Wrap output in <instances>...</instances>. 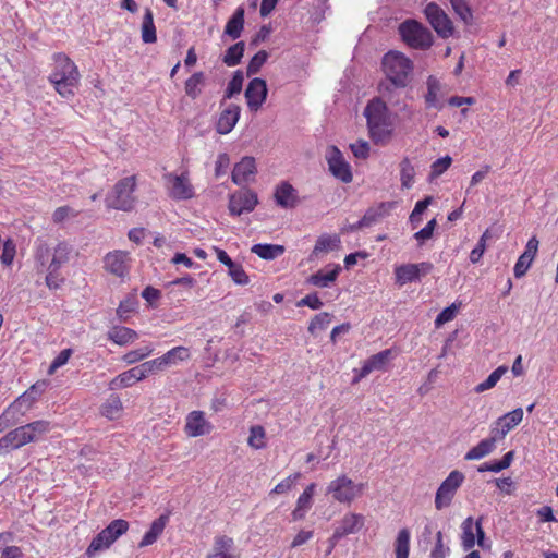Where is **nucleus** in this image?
<instances>
[{
  "label": "nucleus",
  "mask_w": 558,
  "mask_h": 558,
  "mask_svg": "<svg viewBox=\"0 0 558 558\" xmlns=\"http://www.w3.org/2000/svg\"><path fill=\"white\" fill-rule=\"evenodd\" d=\"M244 7L239 5L225 26V35L229 36L233 40L240 38L244 29Z\"/></svg>",
  "instance_id": "c756f323"
},
{
  "label": "nucleus",
  "mask_w": 558,
  "mask_h": 558,
  "mask_svg": "<svg viewBox=\"0 0 558 558\" xmlns=\"http://www.w3.org/2000/svg\"><path fill=\"white\" fill-rule=\"evenodd\" d=\"M452 163L450 156H445L435 160L430 166V178L435 179L446 172Z\"/></svg>",
  "instance_id": "680f3d73"
},
{
  "label": "nucleus",
  "mask_w": 558,
  "mask_h": 558,
  "mask_svg": "<svg viewBox=\"0 0 558 558\" xmlns=\"http://www.w3.org/2000/svg\"><path fill=\"white\" fill-rule=\"evenodd\" d=\"M107 534L106 529H104L92 539L86 549V555L88 557H93L96 553L109 548L110 545L113 544Z\"/></svg>",
  "instance_id": "c03bdc74"
},
{
  "label": "nucleus",
  "mask_w": 558,
  "mask_h": 558,
  "mask_svg": "<svg viewBox=\"0 0 558 558\" xmlns=\"http://www.w3.org/2000/svg\"><path fill=\"white\" fill-rule=\"evenodd\" d=\"M274 198L276 204L284 209L295 208L301 202L296 189L288 181H282L276 186Z\"/></svg>",
  "instance_id": "4be33fe9"
},
{
  "label": "nucleus",
  "mask_w": 558,
  "mask_h": 558,
  "mask_svg": "<svg viewBox=\"0 0 558 558\" xmlns=\"http://www.w3.org/2000/svg\"><path fill=\"white\" fill-rule=\"evenodd\" d=\"M371 140L376 145L387 144L393 132L388 107L380 98L372 99L364 109Z\"/></svg>",
  "instance_id": "f03ea898"
},
{
  "label": "nucleus",
  "mask_w": 558,
  "mask_h": 558,
  "mask_svg": "<svg viewBox=\"0 0 558 558\" xmlns=\"http://www.w3.org/2000/svg\"><path fill=\"white\" fill-rule=\"evenodd\" d=\"M2 253L0 255L1 263L4 266H10L15 257V244L11 240H7L2 244Z\"/></svg>",
  "instance_id": "774afa93"
},
{
  "label": "nucleus",
  "mask_w": 558,
  "mask_h": 558,
  "mask_svg": "<svg viewBox=\"0 0 558 558\" xmlns=\"http://www.w3.org/2000/svg\"><path fill=\"white\" fill-rule=\"evenodd\" d=\"M365 524V517L361 513L347 512L333 530V538L341 539L350 534L360 532Z\"/></svg>",
  "instance_id": "a211bd4d"
},
{
  "label": "nucleus",
  "mask_w": 558,
  "mask_h": 558,
  "mask_svg": "<svg viewBox=\"0 0 558 558\" xmlns=\"http://www.w3.org/2000/svg\"><path fill=\"white\" fill-rule=\"evenodd\" d=\"M456 15L465 24H473V11L466 0H449Z\"/></svg>",
  "instance_id": "79ce46f5"
},
{
  "label": "nucleus",
  "mask_w": 558,
  "mask_h": 558,
  "mask_svg": "<svg viewBox=\"0 0 558 558\" xmlns=\"http://www.w3.org/2000/svg\"><path fill=\"white\" fill-rule=\"evenodd\" d=\"M255 173V159L253 157L245 156L238 163H235L231 178L235 184L241 185L253 179Z\"/></svg>",
  "instance_id": "393cba45"
},
{
  "label": "nucleus",
  "mask_w": 558,
  "mask_h": 558,
  "mask_svg": "<svg viewBox=\"0 0 558 558\" xmlns=\"http://www.w3.org/2000/svg\"><path fill=\"white\" fill-rule=\"evenodd\" d=\"M301 476L302 475L300 472H295V473L287 476L284 480H282L280 483H278L272 488L270 494L282 495V494L288 493L295 485V483L301 478Z\"/></svg>",
  "instance_id": "13d9d810"
},
{
  "label": "nucleus",
  "mask_w": 558,
  "mask_h": 558,
  "mask_svg": "<svg viewBox=\"0 0 558 558\" xmlns=\"http://www.w3.org/2000/svg\"><path fill=\"white\" fill-rule=\"evenodd\" d=\"M72 354H73L72 349H70V348L63 349L51 362V364L48 368V372H47L48 375H53L58 368L65 365L68 363V361L70 360V357L72 356Z\"/></svg>",
  "instance_id": "69168bd1"
},
{
  "label": "nucleus",
  "mask_w": 558,
  "mask_h": 558,
  "mask_svg": "<svg viewBox=\"0 0 558 558\" xmlns=\"http://www.w3.org/2000/svg\"><path fill=\"white\" fill-rule=\"evenodd\" d=\"M327 162L332 175L343 183H350L353 179L350 165L343 158L342 153L336 146H330L327 151Z\"/></svg>",
  "instance_id": "2eb2a0df"
},
{
  "label": "nucleus",
  "mask_w": 558,
  "mask_h": 558,
  "mask_svg": "<svg viewBox=\"0 0 558 558\" xmlns=\"http://www.w3.org/2000/svg\"><path fill=\"white\" fill-rule=\"evenodd\" d=\"M434 266L429 262H422L417 264H402L395 268L396 283L400 287L414 282L421 279V277L430 274Z\"/></svg>",
  "instance_id": "ddd939ff"
},
{
  "label": "nucleus",
  "mask_w": 558,
  "mask_h": 558,
  "mask_svg": "<svg viewBox=\"0 0 558 558\" xmlns=\"http://www.w3.org/2000/svg\"><path fill=\"white\" fill-rule=\"evenodd\" d=\"M464 474L458 470L451 471L440 484L435 496V508L441 510L451 505L457 490L464 482Z\"/></svg>",
  "instance_id": "9b49d317"
},
{
  "label": "nucleus",
  "mask_w": 558,
  "mask_h": 558,
  "mask_svg": "<svg viewBox=\"0 0 558 558\" xmlns=\"http://www.w3.org/2000/svg\"><path fill=\"white\" fill-rule=\"evenodd\" d=\"M415 169L408 157L400 162V181L402 189H411L414 184Z\"/></svg>",
  "instance_id": "a18cd8bd"
},
{
  "label": "nucleus",
  "mask_w": 558,
  "mask_h": 558,
  "mask_svg": "<svg viewBox=\"0 0 558 558\" xmlns=\"http://www.w3.org/2000/svg\"><path fill=\"white\" fill-rule=\"evenodd\" d=\"M459 306L456 303H452L451 305L444 308L436 317L435 319V326L437 328L441 327L446 323H449L454 319L457 316Z\"/></svg>",
  "instance_id": "e2e57ef3"
},
{
  "label": "nucleus",
  "mask_w": 558,
  "mask_h": 558,
  "mask_svg": "<svg viewBox=\"0 0 558 558\" xmlns=\"http://www.w3.org/2000/svg\"><path fill=\"white\" fill-rule=\"evenodd\" d=\"M267 92L266 81L263 78L255 77L248 83L245 98L251 111L256 112L263 106L267 98Z\"/></svg>",
  "instance_id": "aec40b11"
},
{
  "label": "nucleus",
  "mask_w": 558,
  "mask_h": 558,
  "mask_svg": "<svg viewBox=\"0 0 558 558\" xmlns=\"http://www.w3.org/2000/svg\"><path fill=\"white\" fill-rule=\"evenodd\" d=\"M122 411V402L119 397L109 398L101 407V414L109 420L118 418Z\"/></svg>",
  "instance_id": "603ef678"
},
{
  "label": "nucleus",
  "mask_w": 558,
  "mask_h": 558,
  "mask_svg": "<svg viewBox=\"0 0 558 558\" xmlns=\"http://www.w3.org/2000/svg\"><path fill=\"white\" fill-rule=\"evenodd\" d=\"M316 486L317 485L315 483L308 484L304 488L303 493L299 496L295 508L291 512L293 521L303 520L306 513L311 510L313 506V497L316 490Z\"/></svg>",
  "instance_id": "a878e982"
},
{
  "label": "nucleus",
  "mask_w": 558,
  "mask_h": 558,
  "mask_svg": "<svg viewBox=\"0 0 558 558\" xmlns=\"http://www.w3.org/2000/svg\"><path fill=\"white\" fill-rule=\"evenodd\" d=\"M340 238L337 234H323L316 240L315 246L311 254V259L323 253H328L338 248Z\"/></svg>",
  "instance_id": "f704fd0d"
},
{
  "label": "nucleus",
  "mask_w": 558,
  "mask_h": 558,
  "mask_svg": "<svg viewBox=\"0 0 558 558\" xmlns=\"http://www.w3.org/2000/svg\"><path fill=\"white\" fill-rule=\"evenodd\" d=\"M207 558H236L233 539L226 535L216 536L213 550L207 555Z\"/></svg>",
  "instance_id": "c85d7f7f"
},
{
  "label": "nucleus",
  "mask_w": 558,
  "mask_h": 558,
  "mask_svg": "<svg viewBox=\"0 0 558 558\" xmlns=\"http://www.w3.org/2000/svg\"><path fill=\"white\" fill-rule=\"evenodd\" d=\"M492 238L489 230H485L481 235L476 246L470 253V260L472 264H476L483 257L486 251V243Z\"/></svg>",
  "instance_id": "4d7b16f0"
},
{
  "label": "nucleus",
  "mask_w": 558,
  "mask_h": 558,
  "mask_svg": "<svg viewBox=\"0 0 558 558\" xmlns=\"http://www.w3.org/2000/svg\"><path fill=\"white\" fill-rule=\"evenodd\" d=\"M144 379V373H142L140 366H135L116 376L110 381L109 387L112 390L128 388Z\"/></svg>",
  "instance_id": "cd10ccee"
},
{
  "label": "nucleus",
  "mask_w": 558,
  "mask_h": 558,
  "mask_svg": "<svg viewBox=\"0 0 558 558\" xmlns=\"http://www.w3.org/2000/svg\"><path fill=\"white\" fill-rule=\"evenodd\" d=\"M243 74L241 71H236L230 82L228 83L227 89L225 92V99L231 98L236 94H240L243 86Z\"/></svg>",
  "instance_id": "052dcab7"
},
{
  "label": "nucleus",
  "mask_w": 558,
  "mask_h": 558,
  "mask_svg": "<svg viewBox=\"0 0 558 558\" xmlns=\"http://www.w3.org/2000/svg\"><path fill=\"white\" fill-rule=\"evenodd\" d=\"M440 92L439 81L429 76L427 78V93L425 95V102L427 108H437L438 107V93Z\"/></svg>",
  "instance_id": "8fccbe9b"
},
{
  "label": "nucleus",
  "mask_w": 558,
  "mask_h": 558,
  "mask_svg": "<svg viewBox=\"0 0 558 558\" xmlns=\"http://www.w3.org/2000/svg\"><path fill=\"white\" fill-rule=\"evenodd\" d=\"M131 262L129 252L117 250L106 254L104 257V268L116 277L124 278L129 275Z\"/></svg>",
  "instance_id": "4468645a"
},
{
  "label": "nucleus",
  "mask_w": 558,
  "mask_h": 558,
  "mask_svg": "<svg viewBox=\"0 0 558 558\" xmlns=\"http://www.w3.org/2000/svg\"><path fill=\"white\" fill-rule=\"evenodd\" d=\"M51 430V423L46 420H38L19 426L0 438V454L19 449L27 444L38 441L44 435Z\"/></svg>",
  "instance_id": "7ed1b4c3"
},
{
  "label": "nucleus",
  "mask_w": 558,
  "mask_h": 558,
  "mask_svg": "<svg viewBox=\"0 0 558 558\" xmlns=\"http://www.w3.org/2000/svg\"><path fill=\"white\" fill-rule=\"evenodd\" d=\"M258 203L256 193L247 190L234 193L229 199V210L234 216H240L243 213H251L255 209Z\"/></svg>",
  "instance_id": "6ab92c4d"
},
{
  "label": "nucleus",
  "mask_w": 558,
  "mask_h": 558,
  "mask_svg": "<svg viewBox=\"0 0 558 558\" xmlns=\"http://www.w3.org/2000/svg\"><path fill=\"white\" fill-rule=\"evenodd\" d=\"M410 541V530L408 527L400 529L393 542V551L396 558H409Z\"/></svg>",
  "instance_id": "e433bc0d"
},
{
  "label": "nucleus",
  "mask_w": 558,
  "mask_h": 558,
  "mask_svg": "<svg viewBox=\"0 0 558 558\" xmlns=\"http://www.w3.org/2000/svg\"><path fill=\"white\" fill-rule=\"evenodd\" d=\"M332 315L327 312H322L313 317L308 325V332L315 335L318 331H323L328 328L332 320Z\"/></svg>",
  "instance_id": "3c124183"
},
{
  "label": "nucleus",
  "mask_w": 558,
  "mask_h": 558,
  "mask_svg": "<svg viewBox=\"0 0 558 558\" xmlns=\"http://www.w3.org/2000/svg\"><path fill=\"white\" fill-rule=\"evenodd\" d=\"M393 207V203L391 202H381L377 205L369 207L363 217L351 227L352 230H359L362 228H369L373 225L379 222L384 219Z\"/></svg>",
  "instance_id": "412c9836"
},
{
  "label": "nucleus",
  "mask_w": 558,
  "mask_h": 558,
  "mask_svg": "<svg viewBox=\"0 0 558 558\" xmlns=\"http://www.w3.org/2000/svg\"><path fill=\"white\" fill-rule=\"evenodd\" d=\"M424 15L439 37L447 39L454 35L456 28L452 20L436 2H429L426 4L424 8Z\"/></svg>",
  "instance_id": "1a4fd4ad"
},
{
  "label": "nucleus",
  "mask_w": 558,
  "mask_h": 558,
  "mask_svg": "<svg viewBox=\"0 0 558 558\" xmlns=\"http://www.w3.org/2000/svg\"><path fill=\"white\" fill-rule=\"evenodd\" d=\"M169 521L168 515H160L149 526V530L144 534L142 541L138 544L140 548L153 545L158 537L163 533V530Z\"/></svg>",
  "instance_id": "2f4dec72"
},
{
  "label": "nucleus",
  "mask_w": 558,
  "mask_h": 558,
  "mask_svg": "<svg viewBox=\"0 0 558 558\" xmlns=\"http://www.w3.org/2000/svg\"><path fill=\"white\" fill-rule=\"evenodd\" d=\"M53 68L48 76L54 90L64 99H72L81 85V74L74 61L63 52L52 56Z\"/></svg>",
  "instance_id": "f257e3e1"
},
{
  "label": "nucleus",
  "mask_w": 558,
  "mask_h": 558,
  "mask_svg": "<svg viewBox=\"0 0 558 558\" xmlns=\"http://www.w3.org/2000/svg\"><path fill=\"white\" fill-rule=\"evenodd\" d=\"M392 356L393 354L391 349H386L372 355L366 361H364L356 376V380L366 377L374 371L385 369L386 365L392 359Z\"/></svg>",
  "instance_id": "5701e85b"
},
{
  "label": "nucleus",
  "mask_w": 558,
  "mask_h": 558,
  "mask_svg": "<svg viewBox=\"0 0 558 558\" xmlns=\"http://www.w3.org/2000/svg\"><path fill=\"white\" fill-rule=\"evenodd\" d=\"M228 269L229 276L232 278L234 283L245 286L250 282V278L241 264L234 263Z\"/></svg>",
  "instance_id": "0e129e2a"
},
{
  "label": "nucleus",
  "mask_w": 558,
  "mask_h": 558,
  "mask_svg": "<svg viewBox=\"0 0 558 558\" xmlns=\"http://www.w3.org/2000/svg\"><path fill=\"white\" fill-rule=\"evenodd\" d=\"M20 416L12 412V409L7 408L0 415V434L11 426L20 423Z\"/></svg>",
  "instance_id": "338daca9"
},
{
  "label": "nucleus",
  "mask_w": 558,
  "mask_h": 558,
  "mask_svg": "<svg viewBox=\"0 0 558 558\" xmlns=\"http://www.w3.org/2000/svg\"><path fill=\"white\" fill-rule=\"evenodd\" d=\"M514 458L513 451H508L499 461L485 462L478 466V472H495L498 473L508 469Z\"/></svg>",
  "instance_id": "37998d69"
},
{
  "label": "nucleus",
  "mask_w": 558,
  "mask_h": 558,
  "mask_svg": "<svg viewBox=\"0 0 558 558\" xmlns=\"http://www.w3.org/2000/svg\"><path fill=\"white\" fill-rule=\"evenodd\" d=\"M190 350L182 345L174 347L168 352H166L163 355H161V360L163 361V364H166L167 367L175 365L179 362L187 361L190 360Z\"/></svg>",
  "instance_id": "ea45409f"
},
{
  "label": "nucleus",
  "mask_w": 558,
  "mask_h": 558,
  "mask_svg": "<svg viewBox=\"0 0 558 558\" xmlns=\"http://www.w3.org/2000/svg\"><path fill=\"white\" fill-rule=\"evenodd\" d=\"M105 529L108 533L107 535L109 536L110 541L114 543L121 535L128 532L129 523L123 519H116L111 521L109 525Z\"/></svg>",
  "instance_id": "864d4df0"
},
{
  "label": "nucleus",
  "mask_w": 558,
  "mask_h": 558,
  "mask_svg": "<svg viewBox=\"0 0 558 558\" xmlns=\"http://www.w3.org/2000/svg\"><path fill=\"white\" fill-rule=\"evenodd\" d=\"M245 51V43L244 41H238L234 45L230 46L223 57L222 62L228 66H235L240 64L243 54Z\"/></svg>",
  "instance_id": "a19ab883"
},
{
  "label": "nucleus",
  "mask_w": 558,
  "mask_h": 558,
  "mask_svg": "<svg viewBox=\"0 0 558 558\" xmlns=\"http://www.w3.org/2000/svg\"><path fill=\"white\" fill-rule=\"evenodd\" d=\"M252 253L256 254L258 257L272 260L279 256H281L286 248L283 245L279 244H255L251 248Z\"/></svg>",
  "instance_id": "4c0bfd02"
},
{
  "label": "nucleus",
  "mask_w": 558,
  "mask_h": 558,
  "mask_svg": "<svg viewBox=\"0 0 558 558\" xmlns=\"http://www.w3.org/2000/svg\"><path fill=\"white\" fill-rule=\"evenodd\" d=\"M386 77L396 87H405L413 71L412 61L400 51H388L381 61Z\"/></svg>",
  "instance_id": "20e7f679"
},
{
  "label": "nucleus",
  "mask_w": 558,
  "mask_h": 558,
  "mask_svg": "<svg viewBox=\"0 0 558 558\" xmlns=\"http://www.w3.org/2000/svg\"><path fill=\"white\" fill-rule=\"evenodd\" d=\"M247 444L256 450L264 449L266 447V432L263 426L254 425L250 428Z\"/></svg>",
  "instance_id": "de8ad7c7"
},
{
  "label": "nucleus",
  "mask_w": 558,
  "mask_h": 558,
  "mask_svg": "<svg viewBox=\"0 0 558 558\" xmlns=\"http://www.w3.org/2000/svg\"><path fill=\"white\" fill-rule=\"evenodd\" d=\"M154 352V348L151 345H146V347H143V348H138L136 350H132V351H129L126 352L122 360L131 365V364H135L137 362H141L143 361L144 359L148 357L149 355H151Z\"/></svg>",
  "instance_id": "5fc2aeb1"
},
{
  "label": "nucleus",
  "mask_w": 558,
  "mask_h": 558,
  "mask_svg": "<svg viewBox=\"0 0 558 558\" xmlns=\"http://www.w3.org/2000/svg\"><path fill=\"white\" fill-rule=\"evenodd\" d=\"M135 189L136 175L120 179L106 198L107 207L122 211L132 210L136 202L134 196Z\"/></svg>",
  "instance_id": "423d86ee"
},
{
  "label": "nucleus",
  "mask_w": 558,
  "mask_h": 558,
  "mask_svg": "<svg viewBox=\"0 0 558 558\" xmlns=\"http://www.w3.org/2000/svg\"><path fill=\"white\" fill-rule=\"evenodd\" d=\"M268 57L269 56L266 50H259L257 53H255L248 61L246 66V75L252 76L258 73L262 66L266 63Z\"/></svg>",
  "instance_id": "6e6d98bb"
},
{
  "label": "nucleus",
  "mask_w": 558,
  "mask_h": 558,
  "mask_svg": "<svg viewBox=\"0 0 558 558\" xmlns=\"http://www.w3.org/2000/svg\"><path fill=\"white\" fill-rule=\"evenodd\" d=\"M340 272L341 266L339 264L328 265L311 275L307 282L317 288H328L337 280Z\"/></svg>",
  "instance_id": "b1692460"
},
{
  "label": "nucleus",
  "mask_w": 558,
  "mask_h": 558,
  "mask_svg": "<svg viewBox=\"0 0 558 558\" xmlns=\"http://www.w3.org/2000/svg\"><path fill=\"white\" fill-rule=\"evenodd\" d=\"M523 409L517 408L501 416H499L490 427V434L499 441L505 439L507 434L515 428L523 420Z\"/></svg>",
  "instance_id": "dca6fc26"
},
{
  "label": "nucleus",
  "mask_w": 558,
  "mask_h": 558,
  "mask_svg": "<svg viewBox=\"0 0 558 558\" xmlns=\"http://www.w3.org/2000/svg\"><path fill=\"white\" fill-rule=\"evenodd\" d=\"M508 372V366H498L490 375L475 387V392L481 393L496 386L500 378Z\"/></svg>",
  "instance_id": "49530a36"
},
{
  "label": "nucleus",
  "mask_w": 558,
  "mask_h": 558,
  "mask_svg": "<svg viewBox=\"0 0 558 558\" xmlns=\"http://www.w3.org/2000/svg\"><path fill=\"white\" fill-rule=\"evenodd\" d=\"M213 424L205 417V413L199 410L190 412L185 417L184 433L189 437H199L211 433Z\"/></svg>",
  "instance_id": "f3484780"
},
{
  "label": "nucleus",
  "mask_w": 558,
  "mask_h": 558,
  "mask_svg": "<svg viewBox=\"0 0 558 558\" xmlns=\"http://www.w3.org/2000/svg\"><path fill=\"white\" fill-rule=\"evenodd\" d=\"M499 441L493 434L489 433V437L482 439L476 446L471 448L466 453L465 460H480L489 453H492L496 448V442Z\"/></svg>",
  "instance_id": "7c9ffc66"
},
{
  "label": "nucleus",
  "mask_w": 558,
  "mask_h": 558,
  "mask_svg": "<svg viewBox=\"0 0 558 558\" xmlns=\"http://www.w3.org/2000/svg\"><path fill=\"white\" fill-rule=\"evenodd\" d=\"M165 180L168 186V194L175 201H185L194 197V186L190 181L189 171H183L181 174L167 173Z\"/></svg>",
  "instance_id": "f8f14e48"
},
{
  "label": "nucleus",
  "mask_w": 558,
  "mask_h": 558,
  "mask_svg": "<svg viewBox=\"0 0 558 558\" xmlns=\"http://www.w3.org/2000/svg\"><path fill=\"white\" fill-rule=\"evenodd\" d=\"M461 545L464 550H471L475 544L482 549H489L490 544L486 542L485 532L482 526V518L475 522L472 517L466 518L462 524Z\"/></svg>",
  "instance_id": "9d476101"
},
{
  "label": "nucleus",
  "mask_w": 558,
  "mask_h": 558,
  "mask_svg": "<svg viewBox=\"0 0 558 558\" xmlns=\"http://www.w3.org/2000/svg\"><path fill=\"white\" fill-rule=\"evenodd\" d=\"M240 113L241 108L234 104L223 109L217 121V132L223 135L230 133L239 121Z\"/></svg>",
  "instance_id": "bb28decb"
},
{
  "label": "nucleus",
  "mask_w": 558,
  "mask_h": 558,
  "mask_svg": "<svg viewBox=\"0 0 558 558\" xmlns=\"http://www.w3.org/2000/svg\"><path fill=\"white\" fill-rule=\"evenodd\" d=\"M366 487V483H355L348 475L342 474L329 482L326 493L339 504L351 505L363 496Z\"/></svg>",
  "instance_id": "39448f33"
},
{
  "label": "nucleus",
  "mask_w": 558,
  "mask_h": 558,
  "mask_svg": "<svg viewBox=\"0 0 558 558\" xmlns=\"http://www.w3.org/2000/svg\"><path fill=\"white\" fill-rule=\"evenodd\" d=\"M206 83V75L203 71L194 72L186 81L184 82V92L185 95L192 100L197 99L202 92L203 87Z\"/></svg>",
  "instance_id": "72a5a7b5"
},
{
  "label": "nucleus",
  "mask_w": 558,
  "mask_h": 558,
  "mask_svg": "<svg viewBox=\"0 0 558 558\" xmlns=\"http://www.w3.org/2000/svg\"><path fill=\"white\" fill-rule=\"evenodd\" d=\"M47 268V275L45 278L46 286L50 290H57L61 288V286L64 283L65 278L62 276L60 271V267L51 266V265H45Z\"/></svg>",
  "instance_id": "09e8293b"
},
{
  "label": "nucleus",
  "mask_w": 558,
  "mask_h": 558,
  "mask_svg": "<svg viewBox=\"0 0 558 558\" xmlns=\"http://www.w3.org/2000/svg\"><path fill=\"white\" fill-rule=\"evenodd\" d=\"M73 246L66 241H59L51 252V259L48 262L50 255V247L46 242H38L35 247L34 257L41 266L51 265L62 267L70 262L73 254Z\"/></svg>",
  "instance_id": "6e6552de"
},
{
  "label": "nucleus",
  "mask_w": 558,
  "mask_h": 558,
  "mask_svg": "<svg viewBox=\"0 0 558 558\" xmlns=\"http://www.w3.org/2000/svg\"><path fill=\"white\" fill-rule=\"evenodd\" d=\"M141 37L145 44H154L157 41L156 26L154 23V13L149 8L145 9L143 16Z\"/></svg>",
  "instance_id": "c9c22d12"
},
{
  "label": "nucleus",
  "mask_w": 558,
  "mask_h": 558,
  "mask_svg": "<svg viewBox=\"0 0 558 558\" xmlns=\"http://www.w3.org/2000/svg\"><path fill=\"white\" fill-rule=\"evenodd\" d=\"M37 401V396L31 395L27 390L22 393L14 402L8 408L12 409V412L20 416V418L28 411L33 404Z\"/></svg>",
  "instance_id": "58836bf2"
},
{
  "label": "nucleus",
  "mask_w": 558,
  "mask_h": 558,
  "mask_svg": "<svg viewBox=\"0 0 558 558\" xmlns=\"http://www.w3.org/2000/svg\"><path fill=\"white\" fill-rule=\"evenodd\" d=\"M107 336L111 342L121 347L132 343L138 338L135 330L124 326L112 327Z\"/></svg>",
  "instance_id": "473e14b6"
},
{
  "label": "nucleus",
  "mask_w": 558,
  "mask_h": 558,
  "mask_svg": "<svg viewBox=\"0 0 558 558\" xmlns=\"http://www.w3.org/2000/svg\"><path fill=\"white\" fill-rule=\"evenodd\" d=\"M138 366L142 373H144L145 378H147L149 375L157 374L167 368L166 364H163V361L161 360V356L144 362Z\"/></svg>",
  "instance_id": "bf43d9fd"
},
{
  "label": "nucleus",
  "mask_w": 558,
  "mask_h": 558,
  "mask_svg": "<svg viewBox=\"0 0 558 558\" xmlns=\"http://www.w3.org/2000/svg\"><path fill=\"white\" fill-rule=\"evenodd\" d=\"M402 40L411 48L425 50L432 47L434 37L430 31L415 20H407L399 26Z\"/></svg>",
  "instance_id": "0eeeda50"
}]
</instances>
